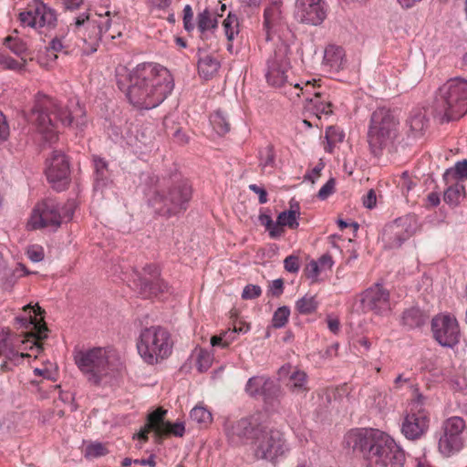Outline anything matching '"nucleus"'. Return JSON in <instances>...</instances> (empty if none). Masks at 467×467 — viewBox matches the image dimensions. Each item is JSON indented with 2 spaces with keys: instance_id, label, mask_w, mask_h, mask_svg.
Returning <instances> with one entry per match:
<instances>
[{
  "instance_id": "obj_1",
  "label": "nucleus",
  "mask_w": 467,
  "mask_h": 467,
  "mask_svg": "<svg viewBox=\"0 0 467 467\" xmlns=\"http://www.w3.org/2000/svg\"><path fill=\"white\" fill-rule=\"evenodd\" d=\"M117 84L126 90L129 101L139 109H150L159 106L173 89V78L169 70L159 65L143 63L125 75H117Z\"/></svg>"
},
{
  "instance_id": "obj_2",
  "label": "nucleus",
  "mask_w": 467,
  "mask_h": 467,
  "mask_svg": "<svg viewBox=\"0 0 467 467\" xmlns=\"http://www.w3.org/2000/svg\"><path fill=\"white\" fill-rule=\"evenodd\" d=\"M354 450L359 451L368 467H403L405 454L388 434L378 430L365 431L348 437Z\"/></svg>"
},
{
  "instance_id": "obj_3",
  "label": "nucleus",
  "mask_w": 467,
  "mask_h": 467,
  "mask_svg": "<svg viewBox=\"0 0 467 467\" xmlns=\"http://www.w3.org/2000/svg\"><path fill=\"white\" fill-rule=\"evenodd\" d=\"M29 119L43 135L44 140L48 142L57 140L58 123L63 126H70L73 121L67 108L62 107L57 99L41 92L35 97V104L30 111Z\"/></svg>"
},
{
  "instance_id": "obj_4",
  "label": "nucleus",
  "mask_w": 467,
  "mask_h": 467,
  "mask_svg": "<svg viewBox=\"0 0 467 467\" xmlns=\"http://www.w3.org/2000/svg\"><path fill=\"white\" fill-rule=\"evenodd\" d=\"M433 118L441 123L459 119L467 113V79H449L437 91L431 106Z\"/></svg>"
},
{
  "instance_id": "obj_5",
  "label": "nucleus",
  "mask_w": 467,
  "mask_h": 467,
  "mask_svg": "<svg viewBox=\"0 0 467 467\" xmlns=\"http://www.w3.org/2000/svg\"><path fill=\"white\" fill-rule=\"evenodd\" d=\"M400 135V120L387 108H378L370 117L368 143L372 154L379 157L384 150H390Z\"/></svg>"
},
{
  "instance_id": "obj_6",
  "label": "nucleus",
  "mask_w": 467,
  "mask_h": 467,
  "mask_svg": "<svg viewBox=\"0 0 467 467\" xmlns=\"http://www.w3.org/2000/svg\"><path fill=\"white\" fill-rule=\"evenodd\" d=\"M173 340L171 333L161 326L143 328L137 342L141 358L148 364H157L167 358L172 352Z\"/></svg>"
},
{
  "instance_id": "obj_7",
  "label": "nucleus",
  "mask_w": 467,
  "mask_h": 467,
  "mask_svg": "<svg viewBox=\"0 0 467 467\" xmlns=\"http://www.w3.org/2000/svg\"><path fill=\"white\" fill-rule=\"evenodd\" d=\"M263 415L260 412L241 418L237 420H226L223 431L228 442L233 446H243L254 441L264 431Z\"/></svg>"
},
{
  "instance_id": "obj_8",
  "label": "nucleus",
  "mask_w": 467,
  "mask_h": 467,
  "mask_svg": "<svg viewBox=\"0 0 467 467\" xmlns=\"http://www.w3.org/2000/svg\"><path fill=\"white\" fill-rule=\"evenodd\" d=\"M192 193L191 184L182 180L171 184L167 190L157 192L153 197V202L161 204L158 208L160 214L170 217L187 209Z\"/></svg>"
},
{
  "instance_id": "obj_9",
  "label": "nucleus",
  "mask_w": 467,
  "mask_h": 467,
  "mask_svg": "<svg viewBox=\"0 0 467 467\" xmlns=\"http://www.w3.org/2000/svg\"><path fill=\"white\" fill-rule=\"evenodd\" d=\"M74 359L88 382L94 385H99L101 380L109 373V355L103 348L80 350L75 355Z\"/></svg>"
},
{
  "instance_id": "obj_10",
  "label": "nucleus",
  "mask_w": 467,
  "mask_h": 467,
  "mask_svg": "<svg viewBox=\"0 0 467 467\" xmlns=\"http://www.w3.org/2000/svg\"><path fill=\"white\" fill-rule=\"evenodd\" d=\"M253 444L254 455L257 460L274 462L288 450L284 433L275 429L266 430L265 425L264 431Z\"/></svg>"
},
{
  "instance_id": "obj_11",
  "label": "nucleus",
  "mask_w": 467,
  "mask_h": 467,
  "mask_svg": "<svg viewBox=\"0 0 467 467\" xmlns=\"http://www.w3.org/2000/svg\"><path fill=\"white\" fill-rule=\"evenodd\" d=\"M465 427L464 420L458 416L451 417L443 422V432L438 442L439 451L442 455L450 457L463 448L462 432Z\"/></svg>"
},
{
  "instance_id": "obj_12",
  "label": "nucleus",
  "mask_w": 467,
  "mask_h": 467,
  "mask_svg": "<svg viewBox=\"0 0 467 467\" xmlns=\"http://www.w3.org/2000/svg\"><path fill=\"white\" fill-rule=\"evenodd\" d=\"M433 338L444 348H452L460 342L461 330L455 317L439 314L431 319Z\"/></svg>"
},
{
  "instance_id": "obj_13",
  "label": "nucleus",
  "mask_w": 467,
  "mask_h": 467,
  "mask_svg": "<svg viewBox=\"0 0 467 467\" xmlns=\"http://www.w3.org/2000/svg\"><path fill=\"white\" fill-rule=\"evenodd\" d=\"M28 309H32L35 313V316L27 317H17L16 318V323L21 328L30 329V331L25 334V337L26 341H29L31 338L36 340L34 345L39 348L43 349L42 345L38 344L36 341L44 340L47 337L48 327L44 320V317L42 316L45 311L38 306L36 305L32 306L31 305H26L24 306V310L27 311Z\"/></svg>"
},
{
  "instance_id": "obj_14",
  "label": "nucleus",
  "mask_w": 467,
  "mask_h": 467,
  "mask_svg": "<svg viewBox=\"0 0 467 467\" xmlns=\"http://www.w3.org/2000/svg\"><path fill=\"white\" fill-rule=\"evenodd\" d=\"M422 396H418V401L413 404L410 412L408 413L401 424V432L411 441L420 439L429 428L428 413L420 407Z\"/></svg>"
},
{
  "instance_id": "obj_15",
  "label": "nucleus",
  "mask_w": 467,
  "mask_h": 467,
  "mask_svg": "<svg viewBox=\"0 0 467 467\" xmlns=\"http://www.w3.org/2000/svg\"><path fill=\"white\" fill-rule=\"evenodd\" d=\"M326 0H296L295 17L304 25L319 26L327 17Z\"/></svg>"
},
{
  "instance_id": "obj_16",
  "label": "nucleus",
  "mask_w": 467,
  "mask_h": 467,
  "mask_svg": "<svg viewBox=\"0 0 467 467\" xmlns=\"http://www.w3.org/2000/svg\"><path fill=\"white\" fill-rule=\"evenodd\" d=\"M46 174L55 190L61 192L67 189L70 181L69 162L61 151H53Z\"/></svg>"
},
{
  "instance_id": "obj_17",
  "label": "nucleus",
  "mask_w": 467,
  "mask_h": 467,
  "mask_svg": "<svg viewBox=\"0 0 467 467\" xmlns=\"http://www.w3.org/2000/svg\"><path fill=\"white\" fill-rule=\"evenodd\" d=\"M361 305L364 311L383 316L390 311L389 292L380 284L366 289L361 295Z\"/></svg>"
},
{
  "instance_id": "obj_18",
  "label": "nucleus",
  "mask_w": 467,
  "mask_h": 467,
  "mask_svg": "<svg viewBox=\"0 0 467 467\" xmlns=\"http://www.w3.org/2000/svg\"><path fill=\"white\" fill-rule=\"evenodd\" d=\"M59 206L55 200L47 199L34 210L28 223L31 229H40L47 226L58 227L61 224Z\"/></svg>"
},
{
  "instance_id": "obj_19",
  "label": "nucleus",
  "mask_w": 467,
  "mask_h": 467,
  "mask_svg": "<svg viewBox=\"0 0 467 467\" xmlns=\"http://www.w3.org/2000/svg\"><path fill=\"white\" fill-rule=\"evenodd\" d=\"M22 25L31 27L54 26L57 22L56 13L40 0H35L34 6L19 14Z\"/></svg>"
},
{
  "instance_id": "obj_20",
  "label": "nucleus",
  "mask_w": 467,
  "mask_h": 467,
  "mask_svg": "<svg viewBox=\"0 0 467 467\" xmlns=\"http://www.w3.org/2000/svg\"><path fill=\"white\" fill-rule=\"evenodd\" d=\"M267 65L265 78L268 84L275 88L285 87L288 82L286 72L289 68V62L285 54L275 51L274 56L268 59Z\"/></svg>"
},
{
  "instance_id": "obj_21",
  "label": "nucleus",
  "mask_w": 467,
  "mask_h": 467,
  "mask_svg": "<svg viewBox=\"0 0 467 467\" xmlns=\"http://www.w3.org/2000/svg\"><path fill=\"white\" fill-rule=\"evenodd\" d=\"M283 1L275 0L264 10L263 26L266 33V40H271L272 33L275 32L285 24V18L282 10Z\"/></svg>"
},
{
  "instance_id": "obj_22",
  "label": "nucleus",
  "mask_w": 467,
  "mask_h": 467,
  "mask_svg": "<svg viewBox=\"0 0 467 467\" xmlns=\"http://www.w3.org/2000/svg\"><path fill=\"white\" fill-rule=\"evenodd\" d=\"M409 236L405 224L399 219L385 226L381 238L386 248L394 249L400 247Z\"/></svg>"
},
{
  "instance_id": "obj_23",
  "label": "nucleus",
  "mask_w": 467,
  "mask_h": 467,
  "mask_svg": "<svg viewBox=\"0 0 467 467\" xmlns=\"http://www.w3.org/2000/svg\"><path fill=\"white\" fill-rule=\"evenodd\" d=\"M134 284L139 288V293L144 297L158 296L169 291L168 284L160 275L148 279L146 276L138 275Z\"/></svg>"
},
{
  "instance_id": "obj_24",
  "label": "nucleus",
  "mask_w": 467,
  "mask_h": 467,
  "mask_svg": "<svg viewBox=\"0 0 467 467\" xmlns=\"http://www.w3.org/2000/svg\"><path fill=\"white\" fill-rule=\"evenodd\" d=\"M286 388L295 397L305 399L310 390L307 374L304 370L294 368L289 380L286 382Z\"/></svg>"
},
{
  "instance_id": "obj_25",
  "label": "nucleus",
  "mask_w": 467,
  "mask_h": 467,
  "mask_svg": "<svg viewBox=\"0 0 467 467\" xmlns=\"http://www.w3.org/2000/svg\"><path fill=\"white\" fill-rule=\"evenodd\" d=\"M76 27L84 26L86 29L90 30L91 34L89 38L92 40H100L103 33H106L110 27V20L108 19L102 26L97 20L90 19L89 14H81L76 18Z\"/></svg>"
},
{
  "instance_id": "obj_26",
  "label": "nucleus",
  "mask_w": 467,
  "mask_h": 467,
  "mask_svg": "<svg viewBox=\"0 0 467 467\" xmlns=\"http://www.w3.org/2000/svg\"><path fill=\"white\" fill-rule=\"evenodd\" d=\"M324 63L332 70L339 71L345 63V51L341 47L329 45L325 49Z\"/></svg>"
},
{
  "instance_id": "obj_27",
  "label": "nucleus",
  "mask_w": 467,
  "mask_h": 467,
  "mask_svg": "<svg viewBox=\"0 0 467 467\" xmlns=\"http://www.w3.org/2000/svg\"><path fill=\"white\" fill-rule=\"evenodd\" d=\"M218 19L214 16L208 9H204L202 12L198 14L197 16V26L201 32V37L207 39L209 33L217 28Z\"/></svg>"
},
{
  "instance_id": "obj_28",
  "label": "nucleus",
  "mask_w": 467,
  "mask_h": 467,
  "mask_svg": "<svg viewBox=\"0 0 467 467\" xmlns=\"http://www.w3.org/2000/svg\"><path fill=\"white\" fill-rule=\"evenodd\" d=\"M429 316L417 306L410 307L403 312V325L410 328L420 327L428 320Z\"/></svg>"
},
{
  "instance_id": "obj_29",
  "label": "nucleus",
  "mask_w": 467,
  "mask_h": 467,
  "mask_svg": "<svg viewBox=\"0 0 467 467\" xmlns=\"http://www.w3.org/2000/svg\"><path fill=\"white\" fill-rule=\"evenodd\" d=\"M95 169V189L105 187L109 179V170L108 162L101 157H93Z\"/></svg>"
},
{
  "instance_id": "obj_30",
  "label": "nucleus",
  "mask_w": 467,
  "mask_h": 467,
  "mask_svg": "<svg viewBox=\"0 0 467 467\" xmlns=\"http://www.w3.org/2000/svg\"><path fill=\"white\" fill-rule=\"evenodd\" d=\"M299 214L298 203H291L290 210L281 212L278 214L276 224H278L281 228L287 226L290 229H297L299 226V223L297 222Z\"/></svg>"
},
{
  "instance_id": "obj_31",
  "label": "nucleus",
  "mask_w": 467,
  "mask_h": 467,
  "mask_svg": "<svg viewBox=\"0 0 467 467\" xmlns=\"http://www.w3.org/2000/svg\"><path fill=\"white\" fill-rule=\"evenodd\" d=\"M266 406L275 407L280 403V398L283 396L281 386L275 383L271 379L265 384L261 395Z\"/></svg>"
},
{
  "instance_id": "obj_32",
  "label": "nucleus",
  "mask_w": 467,
  "mask_h": 467,
  "mask_svg": "<svg viewBox=\"0 0 467 467\" xmlns=\"http://www.w3.org/2000/svg\"><path fill=\"white\" fill-rule=\"evenodd\" d=\"M167 413L166 410L162 408H158L157 410L150 412L147 417L146 425L154 431L156 437L161 440V433L162 429H164L167 421L164 420V417Z\"/></svg>"
},
{
  "instance_id": "obj_33",
  "label": "nucleus",
  "mask_w": 467,
  "mask_h": 467,
  "mask_svg": "<svg viewBox=\"0 0 467 467\" xmlns=\"http://www.w3.org/2000/svg\"><path fill=\"white\" fill-rule=\"evenodd\" d=\"M464 185L462 183L456 182L445 190L443 194V200L448 205L451 207H456L460 204L461 201L464 198Z\"/></svg>"
},
{
  "instance_id": "obj_34",
  "label": "nucleus",
  "mask_w": 467,
  "mask_h": 467,
  "mask_svg": "<svg viewBox=\"0 0 467 467\" xmlns=\"http://www.w3.org/2000/svg\"><path fill=\"white\" fill-rule=\"evenodd\" d=\"M220 63L212 56H205L199 59L198 72L204 79L212 78L218 71Z\"/></svg>"
},
{
  "instance_id": "obj_35",
  "label": "nucleus",
  "mask_w": 467,
  "mask_h": 467,
  "mask_svg": "<svg viewBox=\"0 0 467 467\" xmlns=\"http://www.w3.org/2000/svg\"><path fill=\"white\" fill-rule=\"evenodd\" d=\"M210 121L217 134L223 136L230 131V121L226 112L218 109L210 117Z\"/></svg>"
},
{
  "instance_id": "obj_36",
  "label": "nucleus",
  "mask_w": 467,
  "mask_h": 467,
  "mask_svg": "<svg viewBox=\"0 0 467 467\" xmlns=\"http://www.w3.org/2000/svg\"><path fill=\"white\" fill-rule=\"evenodd\" d=\"M270 380V378L264 376H254L248 379L245 391L250 397L260 396L265 384Z\"/></svg>"
},
{
  "instance_id": "obj_37",
  "label": "nucleus",
  "mask_w": 467,
  "mask_h": 467,
  "mask_svg": "<svg viewBox=\"0 0 467 467\" xmlns=\"http://www.w3.org/2000/svg\"><path fill=\"white\" fill-rule=\"evenodd\" d=\"M259 166L262 171L266 169H274L275 166V148L272 144L266 145L259 150Z\"/></svg>"
},
{
  "instance_id": "obj_38",
  "label": "nucleus",
  "mask_w": 467,
  "mask_h": 467,
  "mask_svg": "<svg viewBox=\"0 0 467 467\" xmlns=\"http://www.w3.org/2000/svg\"><path fill=\"white\" fill-rule=\"evenodd\" d=\"M190 417L201 428L208 426L213 420L212 413L202 406H195L191 410Z\"/></svg>"
},
{
  "instance_id": "obj_39",
  "label": "nucleus",
  "mask_w": 467,
  "mask_h": 467,
  "mask_svg": "<svg viewBox=\"0 0 467 467\" xmlns=\"http://www.w3.org/2000/svg\"><path fill=\"white\" fill-rule=\"evenodd\" d=\"M467 178V160L458 161L453 168L447 169L443 174V180L449 183L453 179Z\"/></svg>"
},
{
  "instance_id": "obj_40",
  "label": "nucleus",
  "mask_w": 467,
  "mask_h": 467,
  "mask_svg": "<svg viewBox=\"0 0 467 467\" xmlns=\"http://www.w3.org/2000/svg\"><path fill=\"white\" fill-rule=\"evenodd\" d=\"M5 44L14 54L21 57L24 64L26 63L25 56L27 54V47L23 40L8 36L5 38Z\"/></svg>"
},
{
  "instance_id": "obj_41",
  "label": "nucleus",
  "mask_w": 467,
  "mask_h": 467,
  "mask_svg": "<svg viewBox=\"0 0 467 467\" xmlns=\"http://www.w3.org/2000/svg\"><path fill=\"white\" fill-rule=\"evenodd\" d=\"M259 222L265 226L269 233V236L273 239L279 238L284 234V228H281L276 222L275 223L271 216L265 213H261L258 217Z\"/></svg>"
},
{
  "instance_id": "obj_42",
  "label": "nucleus",
  "mask_w": 467,
  "mask_h": 467,
  "mask_svg": "<svg viewBox=\"0 0 467 467\" xmlns=\"http://www.w3.org/2000/svg\"><path fill=\"white\" fill-rule=\"evenodd\" d=\"M317 307V302L315 296H305L298 299L296 303V308L301 315H309L316 311Z\"/></svg>"
},
{
  "instance_id": "obj_43",
  "label": "nucleus",
  "mask_w": 467,
  "mask_h": 467,
  "mask_svg": "<svg viewBox=\"0 0 467 467\" xmlns=\"http://www.w3.org/2000/svg\"><path fill=\"white\" fill-rule=\"evenodd\" d=\"M223 26L224 27L227 40L229 42L233 41L234 36L239 33V22L237 16L230 13L223 20Z\"/></svg>"
},
{
  "instance_id": "obj_44",
  "label": "nucleus",
  "mask_w": 467,
  "mask_h": 467,
  "mask_svg": "<svg viewBox=\"0 0 467 467\" xmlns=\"http://www.w3.org/2000/svg\"><path fill=\"white\" fill-rule=\"evenodd\" d=\"M290 316V309L288 306H280L278 307L273 316L272 324L275 328L283 327L288 321V317Z\"/></svg>"
},
{
  "instance_id": "obj_45",
  "label": "nucleus",
  "mask_w": 467,
  "mask_h": 467,
  "mask_svg": "<svg viewBox=\"0 0 467 467\" xmlns=\"http://www.w3.org/2000/svg\"><path fill=\"white\" fill-rule=\"evenodd\" d=\"M238 331L242 332L244 330L241 327L239 329L234 327V329L232 332H224L223 334H222L220 336L212 337H211L212 346L213 347L220 346L223 348H227L230 345V343L234 340V335Z\"/></svg>"
},
{
  "instance_id": "obj_46",
  "label": "nucleus",
  "mask_w": 467,
  "mask_h": 467,
  "mask_svg": "<svg viewBox=\"0 0 467 467\" xmlns=\"http://www.w3.org/2000/svg\"><path fill=\"white\" fill-rule=\"evenodd\" d=\"M185 432V427L183 422H175L171 423L170 421H167L165 424L164 429H162V431L161 433V439L163 436H169L173 435L175 437H182Z\"/></svg>"
},
{
  "instance_id": "obj_47",
  "label": "nucleus",
  "mask_w": 467,
  "mask_h": 467,
  "mask_svg": "<svg viewBox=\"0 0 467 467\" xmlns=\"http://www.w3.org/2000/svg\"><path fill=\"white\" fill-rule=\"evenodd\" d=\"M108 453V450L106 447L100 443H92L87 446L85 456L86 457H99L106 455Z\"/></svg>"
},
{
  "instance_id": "obj_48",
  "label": "nucleus",
  "mask_w": 467,
  "mask_h": 467,
  "mask_svg": "<svg viewBox=\"0 0 467 467\" xmlns=\"http://www.w3.org/2000/svg\"><path fill=\"white\" fill-rule=\"evenodd\" d=\"M212 365L211 355L204 350H201L197 358V368L200 372L206 371Z\"/></svg>"
},
{
  "instance_id": "obj_49",
  "label": "nucleus",
  "mask_w": 467,
  "mask_h": 467,
  "mask_svg": "<svg viewBox=\"0 0 467 467\" xmlns=\"http://www.w3.org/2000/svg\"><path fill=\"white\" fill-rule=\"evenodd\" d=\"M26 64H20L18 61L8 56H0V66L5 69L21 70Z\"/></svg>"
},
{
  "instance_id": "obj_50",
  "label": "nucleus",
  "mask_w": 467,
  "mask_h": 467,
  "mask_svg": "<svg viewBox=\"0 0 467 467\" xmlns=\"http://www.w3.org/2000/svg\"><path fill=\"white\" fill-rule=\"evenodd\" d=\"M320 93L319 92H316L315 93V99H311L310 100L313 101L315 103V107L317 109V113H322V114H325V115H329L332 113V109H331V107H332V104L331 102H323V101H319V98H320Z\"/></svg>"
},
{
  "instance_id": "obj_51",
  "label": "nucleus",
  "mask_w": 467,
  "mask_h": 467,
  "mask_svg": "<svg viewBox=\"0 0 467 467\" xmlns=\"http://www.w3.org/2000/svg\"><path fill=\"white\" fill-rule=\"evenodd\" d=\"M336 181L330 178L319 190L317 193L318 199L324 201L327 199L335 191Z\"/></svg>"
},
{
  "instance_id": "obj_52",
  "label": "nucleus",
  "mask_w": 467,
  "mask_h": 467,
  "mask_svg": "<svg viewBox=\"0 0 467 467\" xmlns=\"http://www.w3.org/2000/svg\"><path fill=\"white\" fill-rule=\"evenodd\" d=\"M262 293L261 287L256 285H247L244 286L242 298L244 300L254 299L260 296Z\"/></svg>"
},
{
  "instance_id": "obj_53",
  "label": "nucleus",
  "mask_w": 467,
  "mask_h": 467,
  "mask_svg": "<svg viewBox=\"0 0 467 467\" xmlns=\"http://www.w3.org/2000/svg\"><path fill=\"white\" fill-rule=\"evenodd\" d=\"M285 269L289 273H297L299 270V259L296 255H289L284 261Z\"/></svg>"
},
{
  "instance_id": "obj_54",
  "label": "nucleus",
  "mask_w": 467,
  "mask_h": 467,
  "mask_svg": "<svg viewBox=\"0 0 467 467\" xmlns=\"http://www.w3.org/2000/svg\"><path fill=\"white\" fill-rule=\"evenodd\" d=\"M320 273V267L317 261H311L305 268L306 276L312 280H317Z\"/></svg>"
},
{
  "instance_id": "obj_55",
  "label": "nucleus",
  "mask_w": 467,
  "mask_h": 467,
  "mask_svg": "<svg viewBox=\"0 0 467 467\" xmlns=\"http://www.w3.org/2000/svg\"><path fill=\"white\" fill-rule=\"evenodd\" d=\"M193 13L192 7L187 5L183 8V25L186 31L190 32L194 28V25L192 24Z\"/></svg>"
},
{
  "instance_id": "obj_56",
  "label": "nucleus",
  "mask_w": 467,
  "mask_h": 467,
  "mask_svg": "<svg viewBox=\"0 0 467 467\" xmlns=\"http://www.w3.org/2000/svg\"><path fill=\"white\" fill-rule=\"evenodd\" d=\"M27 256L32 262L38 263L44 259V251L41 247L32 246L27 250Z\"/></svg>"
},
{
  "instance_id": "obj_57",
  "label": "nucleus",
  "mask_w": 467,
  "mask_h": 467,
  "mask_svg": "<svg viewBox=\"0 0 467 467\" xmlns=\"http://www.w3.org/2000/svg\"><path fill=\"white\" fill-rule=\"evenodd\" d=\"M249 190L258 195V202L261 204L267 202V192L264 187L258 186L257 184H250Z\"/></svg>"
},
{
  "instance_id": "obj_58",
  "label": "nucleus",
  "mask_w": 467,
  "mask_h": 467,
  "mask_svg": "<svg viewBox=\"0 0 467 467\" xmlns=\"http://www.w3.org/2000/svg\"><path fill=\"white\" fill-rule=\"evenodd\" d=\"M9 137V126L5 115L0 111V143L5 141Z\"/></svg>"
},
{
  "instance_id": "obj_59",
  "label": "nucleus",
  "mask_w": 467,
  "mask_h": 467,
  "mask_svg": "<svg viewBox=\"0 0 467 467\" xmlns=\"http://www.w3.org/2000/svg\"><path fill=\"white\" fill-rule=\"evenodd\" d=\"M424 117L421 114L413 116L410 120V126L412 130L420 131L424 128Z\"/></svg>"
},
{
  "instance_id": "obj_60",
  "label": "nucleus",
  "mask_w": 467,
  "mask_h": 467,
  "mask_svg": "<svg viewBox=\"0 0 467 467\" xmlns=\"http://www.w3.org/2000/svg\"><path fill=\"white\" fill-rule=\"evenodd\" d=\"M377 204V196L373 189H370L363 197V205L368 209H373Z\"/></svg>"
},
{
  "instance_id": "obj_61",
  "label": "nucleus",
  "mask_w": 467,
  "mask_h": 467,
  "mask_svg": "<svg viewBox=\"0 0 467 467\" xmlns=\"http://www.w3.org/2000/svg\"><path fill=\"white\" fill-rule=\"evenodd\" d=\"M143 274L145 275L148 279L155 278L160 275V269L155 265H147L143 267ZM141 276H143L141 274H140Z\"/></svg>"
},
{
  "instance_id": "obj_62",
  "label": "nucleus",
  "mask_w": 467,
  "mask_h": 467,
  "mask_svg": "<svg viewBox=\"0 0 467 467\" xmlns=\"http://www.w3.org/2000/svg\"><path fill=\"white\" fill-rule=\"evenodd\" d=\"M334 131H335V129L333 127H329L326 130V139L327 141V147H326V150H328L329 152L332 150V148L335 145V143L337 141H341L342 137H343L342 135H339L338 139H332V132H334Z\"/></svg>"
},
{
  "instance_id": "obj_63",
  "label": "nucleus",
  "mask_w": 467,
  "mask_h": 467,
  "mask_svg": "<svg viewBox=\"0 0 467 467\" xmlns=\"http://www.w3.org/2000/svg\"><path fill=\"white\" fill-rule=\"evenodd\" d=\"M294 368L291 364L287 363L283 365L277 371L279 379H287V381L289 380L290 375L293 372Z\"/></svg>"
},
{
  "instance_id": "obj_64",
  "label": "nucleus",
  "mask_w": 467,
  "mask_h": 467,
  "mask_svg": "<svg viewBox=\"0 0 467 467\" xmlns=\"http://www.w3.org/2000/svg\"><path fill=\"white\" fill-rule=\"evenodd\" d=\"M284 290V282L281 278L273 281L271 285V292L274 296H279Z\"/></svg>"
}]
</instances>
